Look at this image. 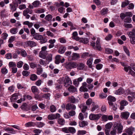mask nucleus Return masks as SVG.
<instances>
[{"instance_id": "27", "label": "nucleus", "mask_w": 135, "mask_h": 135, "mask_svg": "<svg viewBox=\"0 0 135 135\" xmlns=\"http://www.w3.org/2000/svg\"><path fill=\"white\" fill-rule=\"evenodd\" d=\"M77 69L79 70H83L85 67V65L84 64L82 63H80L78 64Z\"/></svg>"}, {"instance_id": "38", "label": "nucleus", "mask_w": 135, "mask_h": 135, "mask_svg": "<svg viewBox=\"0 0 135 135\" xmlns=\"http://www.w3.org/2000/svg\"><path fill=\"white\" fill-rule=\"evenodd\" d=\"M113 126V124L111 122L105 125V128L107 129H110Z\"/></svg>"}, {"instance_id": "6", "label": "nucleus", "mask_w": 135, "mask_h": 135, "mask_svg": "<svg viewBox=\"0 0 135 135\" xmlns=\"http://www.w3.org/2000/svg\"><path fill=\"white\" fill-rule=\"evenodd\" d=\"M80 57L79 54L73 53L72 55L68 57V60L69 61H71L76 60Z\"/></svg>"}, {"instance_id": "37", "label": "nucleus", "mask_w": 135, "mask_h": 135, "mask_svg": "<svg viewBox=\"0 0 135 135\" xmlns=\"http://www.w3.org/2000/svg\"><path fill=\"white\" fill-rule=\"evenodd\" d=\"M52 18V15L50 14H49L46 16L45 18V19L49 21H51Z\"/></svg>"}, {"instance_id": "58", "label": "nucleus", "mask_w": 135, "mask_h": 135, "mask_svg": "<svg viewBox=\"0 0 135 135\" xmlns=\"http://www.w3.org/2000/svg\"><path fill=\"white\" fill-rule=\"evenodd\" d=\"M107 115H103L102 117V120L105 122L108 120Z\"/></svg>"}, {"instance_id": "53", "label": "nucleus", "mask_w": 135, "mask_h": 135, "mask_svg": "<svg viewBox=\"0 0 135 135\" xmlns=\"http://www.w3.org/2000/svg\"><path fill=\"white\" fill-rule=\"evenodd\" d=\"M10 32L12 34H16L17 32V29L16 28H12L11 29Z\"/></svg>"}, {"instance_id": "1", "label": "nucleus", "mask_w": 135, "mask_h": 135, "mask_svg": "<svg viewBox=\"0 0 135 135\" xmlns=\"http://www.w3.org/2000/svg\"><path fill=\"white\" fill-rule=\"evenodd\" d=\"M60 80H64V85L65 87H68L71 85L72 84V81L69 77L67 76H65V78H60Z\"/></svg>"}, {"instance_id": "52", "label": "nucleus", "mask_w": 135, "mask_h": 135, "mask_svg": "<svg viewBox=\"0 0 135 135\" xmlns=\"http://www.w3.org/2000/svg\"><path fill=\"white\" fill-rule=\"evenodd\" d=\"M80 90L81 91L85 92L88 91V89L86 87L82 86L80 88Z\"/></svg>"}, {"instance_id": "64", "label": "nucleus", "mask_w": 135, "mask_h": 135, "mask_svg": "<svg viewBox=\"0 0 135 135\" xmlns=\"http://www.w3.org/2000/svg\"><path fill=\"white\" fill-rule=\"evenodd\" d=\"M23 63L22 61H20L18 62L17 64V67L18 68H21L23 65Z\"/></svg>"}, {"instance_id": "2", "label": "nucleus", "mask_w": 135, "mask_h": 135, "mask_svg": "<svg viewBox=\"0 0 135 135\" xmlns=\"http://www.w3.org/2000/svg\"><path fill=\"white\" fill-rule=\"evenodd\" d=\"M96 45V46L95 45V43L93 41L91 42V45L93 47L94 49L101 51L102 50V48L100 44L99 39L97 38Z\"/></svg>"}, {"instance_id": "23", "label": "nucleus", "mask_w": 135, "mask_h": 135, "mask_svg": "<svg viewBox=\"0 0 135 135\" xmlns=\"http://www.w3.org/2000/svg\"><path fill=\"white\" fill-rule=\"evenodd\" d=\"M108 103L109 102H114L116 101V99L115 98L112 96H109L108 98Z\"/></svg>"}, {"instance_id": "49", "label": "nucleus", "mask_w": 135, "mask_h": 135, "mask_svg": "<svg viewBox=\"0 0 135 135\" xmlns=\"http://www.w3.org/2000/svg\"><path fill=\"white\" fill-rule=\"evenodd\" d=\"M114 127L113 130L110 132V134L111 135H114L116 134L117 132V128L115 127Z\"/></svg>"}, {"instance_id": "40", "label": "nucleus", "mask_w": 135, "mask_h": 135, "mask_svg": "<svg viewBox=\"0 0 135 135\" xmlns=\"http://www.w3.org/2000/svg\"><path fill=\"white\" fill-rule=\"evenodd\" d=\"M37 78V76L35 74L31 75L30 77V79L32 81L35 80Z\"/></svg>"}, {"instance_id": "36", "label": "nucleus", "mask_w": 135, "mask_h": 135, "mask_svg": "<svg viewBox=\"0 0 135 135\" xmlns=\"http://www.w3.org/2000/svg\"><path fill=\"white\" fill-rule=\"evenodd\" d=\"M87 132L85 130H79L78 131L77 133L78 135H84L86 134Z\"/></svg>"}, {"instance_id": "50", "label": "nucleus", "mask_w": 135, "mask_h": 135, "mask_svg": "<svg viewBox=\"0 0 135 135\" xmlns=\"http://www.w3.org/2000/svg\"><path fill=\"white\" fill-rule=\"evenodd\" d=\"M9 6L11 9L12 11H14L16 10V8L15 5H13L12 4H10Z\"/></svg>"}, {"instance_id": "32", "label": "nucleus", "mask_w": 135, "mask_h": 135, "mask_svg": "<svg viewBox=\"0 0 135 135\" xmlns=\"http://www.w3.org/2000/svg\"><path fill=\"white\" fill-rule=\"evenodd\" d=\"M16 94H13L11 98H10V100L11 102H14L17 99V97Z\"/></svg>"}, {"instance_id": "28", "label": "nucleus", "mask_w": 135, "mask_h": 135, "mask_svg": "<svg viewBox=\"0 0 135 135\" xmlns=\"http://www.w3.org/2000/svg\"><path fill=\"white\" fill-rule=\"evenodd\" d=\"M61 56L60 55H57L55 57V63L56 64H59L61 61Z\"/></svg>"}, {"instance_id": "44", "label": "nucleus", "mask_w": 135, "mask_h": 135, "mask_svg": "<svg viewBox=\"0 0 135 135\" xmlns=\"http://www.w3.org/2000/svg\"><path fill=\"white\" fill-rule=\"evenodd\" d=\"M47 118L49 119L50 120L55 119V114H51L49 115Z\"/></svg>"}, {"instance_id": "56", "label": "nucleus", "mask_w": 135, "mask_h": 135, "mask_svg": "<svg viewBox=\"0 0 135 135\" xmlns=\"http://www.w3.org/2000/svg\"><path fill=\"white\" fill-rule=\"evenodd\" d=\"M129 2L128 1H127L126 2H123L122 4V7H124L128 5L129 4Z\"/></svg>"}, {"instance_id": "62", "label": "nucleus", "mask_w": 135, "mask_h": 135, "mask_svg": "<svg viewBox=\"0 0 135 135\" xmlns=\"http://www.w3.org/2000/svg\"><path fill=\"white\" fill-rule=\"evenodd\" d=\"M105 51L106 53L107 54H110L113 52L112 50L108 48L106 49L105 50Z\"/></svg>"}, {"instance_id": "35", "label": "nucleus", "mask_w": 135, "mask_h": 135, "mask_svg": "<svg viewBox=\"0 0 135 135\" xmlns=\"http://www.w3.org/2000/svg\"><path fill=\"white\" fill-rule=\"evenodd\" d=\"M46 60L47 62H49L52 60V55L51 54H50L48 56L46 57Z\"/></svg>"}, {"instance_id": "59", "label": "nucleus", "mask_w": 135, "mask_h": 135, "mask_svg": "<svg viewBox=\"0 0 135 135\" xmlns=\"http://www.w3.org/2000/svg\"><path fill=\"white\" fill-rule=\"evenodd\" d=\"M124 26L127 28H131L133 27V26L131 24H124Z\"/></svg>"}, {"instance_id": "57", "label": "nucleus", "mask_w": 135, "mask_h": 135, "mask_svg": "<svg viewBox=\"0 0 135 135\" xmlns=\"http://www.w3.org/2000/svg\"><path fill=\"white\" fill-rule=\"evenodd\" d=\"M27 104L26 103H23L21 106V109L24 110H26Z\"/></svg>"}, {"instance_id": "5", "label": "nucleus", "mask_w": 135, "mask_h": 135, "mask_svg": "<svg viewBox=\"0 0 135 135\" xmlns=\"http://www.w3.org/2000/svg\"><path fill=\"white\" fill-rule=\"evenodd\" d=\"M102 116L100 114H90L89 116V119L91 120H98Z\"/></svg>"}, {"instance_id": "61", "label": "nucleus", "mask_w": 135, "mask_h": 135, "mask_svg": "<svg viewBox=\"0 0 135 135\" xmlns=\"http://www.w3.org/2000/svg\"><path fill=\"white\" fill-rule=\"evenodd\" d=\"M46 34L48 36L51 37H53L54 36V34L50 31H47L46 32Z\"/></svg>"}, {"instance_id": "21", "label": "nucleus", "mask_w": 135, "mask_h": 135, "mask_svg": "<svg viewBox=\"0 0 135 135\" xmlns=\"http://www.w3.org/2000/svg\"><path fill=\"white\" fill-rule=\"evenodd\" d=\"M58 124L61 126H63L65 124V120L62 118H59L57 120Z\"/></svg>"}, {"instance_id": "22", "label": "nucleus", "mask_w": 135, "mask_h": 135, "mask_svg": "<svg viewBox=\"0 0 135 135\" xmlns=\"http://www.w3.org/2000/svg\"><path fill=\"white\" fill-rule=\"evenodd\" d=\"M68 90L70 92L74 93L76 91V89L73 86L71 85L68 88Z\"/></svg>"}, {"instance_id": "7", "label": "nucleus", "mask_w": 135, "mask_h": 135, "mask_svg": "<svg viewBox=\"0 0 135 135\" xmlns=\"http://www.w3.org/2000/svg\"><path fill=\"white\" fill-rule=\"evenodd\" d=\"M25 44L27 46L30 47H33L36 46V43L33 41H28L25 42Z\"/></svg>"}, {"instance_id": "14", "label": "nucleus", "mask_w": 135, "mask_h": 135, "mask_svg": "<svg viewBox=\"0 0 135 135\" xmlns=\"http://www.w3.org/2000/svg\"><path fill=\"white\" fill-rule=\"evenodd\" d=\"M47 54V52H43L41 51L39 54V56L44 59H45L46 58V56Z\"/></svg>"}, {"instance_id": "34", "label": "nucleus", "mask_w": 135, "mask_h": 135, "mask_svg": "<svg viewBox=\"0 0 135 135\" xmlns=\"http://www.w3.org/2000/svg\"><path fill=\"white\" fill-rule=\"evenodd\" d=\"M31 90L32 92L33 93H37L38 91V88L36 86H32Z\"/></svg>"}, {"instance_id": "20", "label": "nucleus", "mask_w": 135, "mask_h": 135, "mask_svg": "<svg viewBox=\"0 0 135 135\" xmlns=\"http://www.w3.org/2000/svg\"><path fill=\"white\" fill-rule=\"evenodd\" d=\"M88 124V122L85 121H83L81 122H80L79 123V126L81 127H83L87 125Z\"/></svg>"}, {"instance_id": "3", "label": "nucleus", "mask_w": 135, "mask_h": 135, "mask_svg": "<svg viewBox=\"0 0 135 135\" xmlns=\"http://www.w3.org/2000/svg\"><path fill=\"white\" fill-rule=\"evenodd\" d=\"M78 66V64L75 62H71L68 63H66L65 66L68 69H71L76 68Z\"/></svg>"}, {"instance_id": "29", "label": "nucleus", "mask_w": 135, "mask_h": 135, "mask_svg": "<svg viewBox=\"0 0 135 135\" xmlns=\"http://www.w3.org/2000/svg\"><path fill=\"white\" fill-rule=\"evenodd\" d=\"M93 60V59L90 57L87 61V64L89 68H91L92 67V63Z\"/></svg>"}, {"instance_id": "45", "label": "nucleus", "mask_w": 135, "mask_h": 135, "mask_svg": "<svg viewBox=\"0 0 135 135\" xmlns=\"http://www.w3.org/2000/svg\"><path fill=\"white\" fill-rule=\"evenodd\" d=\"M56 110V107L54 105H52L50 106V110L52 112H55Z\"/></svg>"}, {"instance_id": "9", "label": "nucleus", "mask_w": 135, "mask_h": 135, "mask_svg": "<svg viewBox=\"0 0 135 135\" xmlns=\"http://www.w3.org/2000/svg\"><path fill=\"white\" fill-rule=\"evenodd\" d=\"M66 109L67 110H70L71 109L75 110L76 109V107L74 104H68L66 105Z\"/></svg>"}, {"instance_id": "54", "label": "nucleus", "mask_w": 135, "mask_h": 135, "mask_svg": "<svg viewBox=\"0 0 135 135\" xmlns=\"http://www.w3.org/2000/svg\"><path fill=\"white\" fill-rule=\"evenodd\" d=\"M61 131L66 133H69V128L65 127L61 129Z\"/></svg>"}, {"instance_id": "47", "label": "nucleus", "mask_w": 135, "mask_h": 135, "mask_svg": "<svg viewBox=\"0 0 135 135\" xmlns=\"http://www.w3.org/2000/svg\"><path fill=\"white\" fill-rule=\"evenodd\" d=\"M21 55L23 57H25L27 55V53L26 51L24 50H22L21 52Z\"/></svg>"}, {"instance_id": "15", "label": "nucleus", "mask_w": 135, "mask_h": 135, "mask_svg": "<svg viewBox=\"0 0 135 135\" xmlns=\"http://www.w3.org/2000/svg\"><path fill=\"white\" fill-rule=\"evenodd\" d=\"M129 115V113L127 112H122L121 113L120 116L122 118L127 119Z\"/></svg>"}, {"instance_id": "16", "label": "nucleus", "mask_w": 135, "mask_h": 135, "mask_svg": "<svg viewBox=\"0 0 135 135\" xmlns=\"http://www.w3.org/2000/svg\"><path fill=\"white\" fill-rule=\"evenodd\" d=\"M4 130L9 133L12 134H14L16 133V131L12 128L8 127L4 129Z\"/></svg>"}, {"instance_id": "8", "label": "nucleus", "mask_w": 135, "mask_h": 135, "mask_svg": "<svg viewBox=\"0 0 135 135\" xmlns=\"http://www.w3.org/2000/svg\"><path fill=\"white\" fill-rule=\"evenodd\" d=\"M114 124L113 127H115L117 128V132L118 133H121L122 131L123 127L120 123H117L116 126Z\"/></svg>"}, {"instance_id": "51", "label": "nucleus", "mask_w": 135, "mask_h": 135, "mask_svg": "<svg viewBox=\"0 0 135 135\" xmlns=\"http://www.w3.org/2000/svg\"><path fill=\"white\" fill-rule=\"evenodd\" d=\"M124 21L125 23H130L132 21L131 18L130 17H126L124 19Z\"/></svg>"}, {"instance_id": "4", "label": "nucleus", "mask_w": 135, "mask_h": 135, "mask_svg": "<svg viewBox=\"0 0 135 135\" xmlns=\"http://www.w3.org/2000/svg\"><path fill=\"white\" fill-rule=\"evenodd\" d=\"M32 12L33 11L32 9L27 8L23 11V15L26 18L28 19L30 17L29 14H32Z\"/></svg>"}, {"instance_id": "13", "label": "nucleus", "mask_w": 135, "mask_h": 135, "mask_svg": "<svg viewBox=\"0 0 135 135\" xmlns=\"http://www.w3.org/2000/svg\"><path fill=\"white\" fill-rule=\"evenodd\" d=\"M33 36L35 39L37 40H40L43 38L42 35H39L38 33H35L33 35Z\"/></svg>"}, {"instance_id": "26", "label": "nucleus", "mask_w": 135, "mask_h": 135, "mask_svg": "<svg viewBox=\"0 0 135 135\" xmlns=\"http://www.w3.org/2000/svg\"><path fill=\"white\" fill-rule=\"evenodd\" d=\"M45 124L42 122H36L35 123V125L37 126L38 128H40L44 126Z\"/></svg>"}, {"instance_id": "55", "label": "nucleus", "mask_w": 135, "mask_h": 135, "mask_svg": "<svg viewBox=\"0 0 135 135\" xmlns=\"http://www.w3.org/2000/svg\"><path fill=\"white\" fill-rule=\"evenodd\" d=\"M74 110H72L69 112L68 114L69 115L73 117L75 115V112Z\"/></svg>"}, {"instance_id": "39", "label": "nucleus", "mask_w": 135, "mask_h": 135, "mask_svg": "<svg viewBox=\"0 0 135 135\" xmlns=\"http://www.w3.org/2000/svg\"><path fill=\"white\" fill-rule=\"evenodd\" d=\"M39 62L41 65L46 66L47 64V61H44L42 59H40L39 61Z\"/></svg>"}, {"instance_id": "24", "label": "nucleus", "mask_w": 135, "mask_h": 135, "mask_svg": "<svg viewBox=\"0 0 135 135\" xmlns=\"http://www.w3.org/2000/svg\"><path fill=\"white\" fill-rule=\"evenodd\" d=\"M109 105L111 107L112 109L114 110H115L117 108V105L116 104H114L111 102H109Z\"/></svg>"}, {"instance_id": "10", "label": "nucleus", "mask_w": 135, "mask_h": 135, "mask_svg": "<svg viewBox=\"0 0 135 135\" xmlns=\"http://www.w3.org/2000/svg\"><path fill=\"white\" fill-rule=\"evenodd\" d=\"M135 131L134 128L133 127H130L126 130V132L129 135H132L133 133Z\"/></svg>"}, {"instance_id": "48", "label": "nucleus", "mask_w": 135, "mask_h": 135, "mask_svg": "<svg viewBox=\"0 0 135 135\" xmlns=\"http://www.w3.org/2000/svg\"><path fill=\"white\" fill-rule=\"evenodd\" d=\"M16 64L15 62H10L9 63V67H15L16 66Z\"/></svg>"}, {"instance_id": "31", "label": "nucleus", "mask_w": 135, "mask_h": 135, "mask_svg": "<svg viewBox=\"0 0 135 135\" xmlns=\"http://www.w3.org/2000/svg\"><path fill=\"white\" fill-rule=\"evenodd\" d=\"M89 42V39L87 38H81V39L80 42L84 44H86Z\"/></svg>"}, {"instance_id": "30", "label": "nucleus", "mask_w": 135, "mask_h": 135, "mask_svg": "<svg viewBox=\"0 0 135 135\" xmlns=\"http://www.w3.org/2000/svg\"><path fill=\"white\" fill-rule=\"evenodd\" d=\"M124 93V90L122 88H119L115 92V94H121Z\"/></svg>"}, {"instance_id": "33", "label": "nucleus", "mask_w": 135, "mask_h": 135, "mask_svg": "<svg viewBox=\"0 0 135 135\" xmlns=\"http://www.w3.org/2000/svg\"><path fill=\"white\" fill-rule=\"evenodd\" d=\"M25 125L26 127H27L34 126H35V123L33 122H30L26 123Z\"/></svg>"}, {"instance_id": "17", "label": "nucleus", "mask_w": 135, "mask_h": 135, "mask_svg": "<svg viewBox=\"0 0 135 135\" xmlns=\"http://www.w3.org/2000/svg\"><path fill=\"white\" fill-rule=\"evenodd\" d=\"M38 67L37 68L36 73L38 75H40L42 72L43 69L40 65H38Z\"/></svg>"}, {"instance_id": "19", "label": "nucleus", "mask_w": 135, "mask_h": 135, "mask_svg": "<svg viewBox=\"0 0 135 135\" xmlns=\"http://www.w3.org/2000/svg\"><path fill=\"white\" fill-rule=\"evenodd\" d=\"M108 11L107 8H103L100 11V14L102 16L106 15L108 13Z\"/></svg>"}, {"instance_id": "63", "label": "nucleus", "mask_w": 135, "mask_h": 135, "mask_svg": "<svg viewBox=\"0 0 135 135\" xmlns=\"http://www.w3.org/2000/svg\"><path fill=\"white\" fill-rule=\"evenodd\" d=\"M42 82V81L41 79H39L36 82L35 84L37 86H40Z\"/></svg>"}, {"instance_id": "12", "label": "nucleus", "mask_w": 135, "mask_h": 135, "mask_svg": "<svg viewBox=\"0 0 135 135\" xmlns=\"http://www.w3.org/2000/svg\"><path fill=\"white\" fill-rule=\"evenodd\" d=\"M127 34L129 37H135V28L133 29L131 31L128 32H127Z\"/></svg>"}, {"instance_id": "43", "label": "nucleus", "mask_w": 135, "mask_h": 135, "mask_svg": "<svg viewBox=\"0 0 135 135\" xmlns=\"http://www.w3.org/2000/svg\"><path fill=\"white\" fill-rule=\"evenodd\" d=\"M45 12V10L43 9H37L35 10V12L37 13H44Z\"/></svg>"}, {"instance_id": "41", "label": "nucleus", "mask_w": 135, "mask_h": 135, "mask_svg": "<svg viewBox=\"0 0 135 135\" xmlns=\"http://www.w3.org/2000/svg\"><path fill=\"white\" fill-rule=\"evenodd\" d=\"M32 4L35 7H37L40 5V3L39 1H36L33 2Z\"/></svg>"}, {"instance_id": "60", "label": "nucleus", "mask_w": 135, "mask_h": 135, "mask_svg": "<svg viewBox=\"0 0 135 135\" xmlns=\"http://www.w3.org/2000/svg\"><path fill=\"white\" fill-rule=\"evenodd\" d=\"M130 39V42L132 44H135V37H129Z\"/></svg>"}, {"instance_id": "18", "label": "nucleus", "mask_w": 135, "mask_h": 135, "mask_svg": "<svg viewBox=\"0 0 135 135\" xmlns=\"http://www.w3.org/2000/svg\"><path fill=\"white\" fill-rule=\"evenodd\" d=\"M70 102L72 103H77L78 102V100L77 99H76L73 96H71L69 98Z\"/></svg>"}, {"instance_id": "25", "label": "nucleus", "mask_w": 135, "mask_h": 135, "mask_svg": "<svg viewBox=\"0 0 135 135\" xmlns=\"http://www.w3.org/2000/svg\"><path fill=\"white\" fill-rule=\"evenodd\" d=\"M66 48L64 46H61L59 48L58 52L60 54H63L65 51Z\"/></svg>"}, {"instance_id": "46", "label": "nucleus", "mask_w": 135, "mask_h": 135, "mask_svg": "<svg viewBox=\"0 0 135 135\" xmlns=\"http://www.w3.org/2000/svg\"><path fill=\"white\" fill-rule=\"evenodd\" d=\"M69 132L71 133H75L76 132L75 129L73 127H69Z\"/></svg>"}, {"instance_id": "11", "label": "nucleus", "mask_w": 135, "mask_h": 135, "mask_svg": "<svg viewBox=\"0 0 135 135\" xmlns=\"http://www.w3.org/2000/svg\"><path fill=\"white\" fill-rule=\"evenodd\" d=\"M128 104V103L127 101L123 100L121 101L120 102V109L121 110H123L124 108V107L127 105Z\"/></svg>"}, {"instance_id": "42", "label": "nucleus", "mask_w": 135, "mask_h": 135, "mask_svg": "<svg viewBox=\"0 0 135 135\" xmlns=\"http://www.w3.org/2000/svg\"><path fill=\"white\" fill-rule=\"evenodd\" d=\"M50 94L48 93L43 94L42 96V98L49 99H50Z\"/></svg>"}]
</instances>
